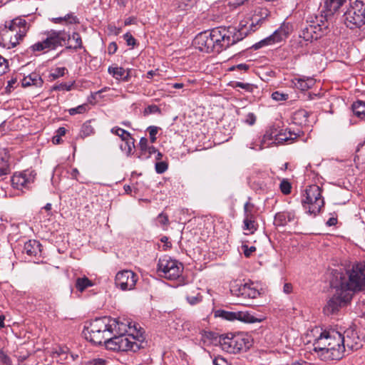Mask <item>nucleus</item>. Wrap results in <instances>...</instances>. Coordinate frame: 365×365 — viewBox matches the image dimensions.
Returning a JSON list of instances; mask_svg holds the SVG:
<instances>
[{"mask_svg": "<svg viewBox=\"0 0 365 365\" xmlns=\"http://www.w3.org/2000/svg\"><path fill=\"white\" fill-rule=\"evenodd\" d=\"M111 132L119 136L124 141V145H121L120 148L128 155H130L134 148V139L131 137L130 134L124 129L118 127L113 128Z\"/></svg>", "mask_w": 365, "mask_h": 365, "instance_id": "a211bd4d", "label": "nucleus"}, {"mask_svg": "<svg viewBox=\"0 0 365 365\" xmlns=\"http://www.w3.org/2000/svg\"><path fill=\"white\" fill-rule=\"evenodd\" d=\"M140 150L143 153H146L147 150H148V148H149L150 146L148 145V140L147 138H142L140 140Z\"/></svg>", "mask_w": 365, "mask_h": 365, "instance_id": "6e6d98bb", "label": "nucleus"}, {"mask_svg": "<svg viewBox=\"0 0 365 365\" xmlns=\"http://www.w3.org/2000/svg\"><path fill=\"white\" fill-rule=\"evenodd\" d=\"M281 192L284 195H288L291 192L292 185L287 179H283L279 185Z\"/></svg>", "mask_w": 365, "mask_h": 365, "instance_id": "58836bf2", "label": "nucleus"}, {"mask_svg": "<svg viewBox=\"0 0 365 365\" xmlns=\"http://www.w3.org/2000/svg\"><path fill=\"white\" fill-rule=\"evenodd\" d=\"M9 173V165L6 164L3 167L0 168V175H5Z\"/></svg>", "mask_w": 365, "mask_h": 365, "instance_id": "0e129e2a", "label": "nucleus"}, {"mask_svg": "<svg viewBox=\"0 0 365 365\" xmlns=\"http://www.w3.org/2000/svg\"><path fill=\"white\" fill-rule=\"evenodd\" d=\"M93 286V282L85 276L83 277H78L76 280V287L80 292H83L87 288Z\"/></svg>", "mask_w": 365, "mask_h": 365, "instance_id": "a878e982", "label": "nucleus"}, {"mask_svg": "<svg viewBox=\"0 0 365 365\" xmlns=\"http://www.w3.org/2000/svg\"><path fill=\"white\" fill-rule=\"evenodd\" d=\"M242 248L243 250L245 255L248 257H250L254 252L256 250V247L254 246L248 247L247 245H242Z\"/></svg>", "mask_w": 365, "mask_h": 365, "instance_id": "864d4df0", "label": "nucleus"}, {"mask_svg": "<svg viewBox=\"0 0 365 365\" xmlns=\"http://www.w3.org/2000/svg\"><path fill=\"white\" fill-rule=\"evenodd\" d=\"M158 221L162 225H167L168 224V217L167 215L161 213L158 217Z\"/></svg>", "mask_w": 365, "mask_h": 365, "instance_id": "13d9d810", "label": "nucleus"}, {"mask_svg": "<svg viewBox=\"0 0 365 365\" xmlns=\"http://www.w3.org/2000/svg\"><path fill=\"white\" fill-rule=\"evenodd\" d=\"M0 364L2 365H11L10 357L2 350H0Z\"/></svg>", "mask_w": 365, "mask_h": 365, "instance_id": "a18cd8bd", "label": "nucleus"}, {"mask_svg": "<svg viewBox=\"0 0 365 365\" xmlns=\"http://www.w3.org/2000/svg\"><path fill=\"white\" fill-rule=\"evenodd\" d=\"M290 32L288 24H283L272 35L261 40L253 45L255 49H259L264 46H273L284 41Z\"/></svg>", "mask_w": 365, "mask_h": 365, "instance_id": "ddd939ff", "label": "nucleus"}, {"mask_svg": "<svg viewBox=\"0 0 365 365\" xmlns=\"http://www.w3.org/2000/svg\"><path fill=\"white\" fill-rule=\"evenodd\" d=\"M16 83V79H11L8 81L7 86L6 88V90L7 92H11V90L14 88V85Z\"/></svg>", "mask_w": 365, "mask_h": 365, "instance_id": "052dcab7", "label": "nucleus"}, {"mask_svg": "<svg viewBox=\"0 0 365 365\" xmlns=\"http://www.w3.org/2000/svg\"><path fill=\"white\" fill-rule=\"evenodd\" d=\"M289 138L287 137H285L284 134L280 133L278 135L275 140L277 141V143H281L282 141L287 142L288 141Z\"/></svg>", "mask_w": 365, "mask_h": 365, "instance_id": "69168bd1", "label": "nucleus"}, {"mask_svg": "<svg viewBox=\"0 0 365 365\" xmlns=\"http://www.w3.org/2000/svg\"><path fill=\"white\" fill-rule=\"evenodd\" d=\"M43 83V79L37 73H31L29 75L24 76L21 80V85L23 87L34 86L36 88H41L42 87Z\"/></svg>", "mask_w": 365, "mask_h": 365, "instance_id": "6ab92c4d", "label": "nucleus"}, {"mask_svg": "<svg viewBox=\"0 0 365 365\" xmlns=\"http://www.w3.org/2000/svg\"><path fill=\"white\" fill-rule=\"evenodd\" d=\"M352 110L355 115L361 119H365V102L358 101L352 105Z\"/></svg>", "mask_w": 365, "mask_h": 365, "instance_id": "cd10ccee", "label": "nucleus"}, {"mask_svg": "<svg viewBox=\"0 0 365 365\" xmlns=\"http://www.w3.org/2000/svg\"><path fill=\"white\" fill-rule=\"evenodd\" d=\"M232 295L243 299H256L259 292L253 286V283L235 284L230 288Z\"/></svg>", "mask_w": 365, "mask_h": 365, "instance_id": "dca6fc26", "label": "nucleus"}, {"mask_svg": "<svg viewBox=\"0 0 365 365\" xmlns=\"http://www.w3.org/2000/svg\"><path fill=\"white\" fill-rule=\"evenodd\" d=\"M334 287L336 289L335 294L327 301L323 309L324 313L327 316L336 314L341 307L350 303L353 297V294L342 287L339 283L336 282Z\"/></svg>", "mask_w": 365, "mask_h": 365, "instance_id": "1a4fd4ad", "label": "nucleus"}, {"mask_svg": "<svg viewBox=\"0 0 365 365\" xmlns=\"http://www.w3.org/2000/svg\"><path fill=\"white\" fill-rule=\"evenodd\" d=\"M117 50V45L115 43L112 42L108 46V53L109 54H113Z\"/></svg>", "mask_w": 365, "mask_h": 365, "instance_id": "e2e57ef3", "label": "nucleus"}, {"mask_svg": "<svg viewBox=\"0 0 365 365\" xmlns=\"http://www.w3.org/2000/svg\"><path fill=\"white\" fill-rule=\"evenodd\" d=\"M196 291H198L196 289ZM186 299L189 304L194 305L202 300V296L198 292L195 294H191L188 292L186 293Z\"/></svg>", "mask_w": 365, "mask_h": 365, "instance_id": "4c0bfd02", "label": "nucleus"}, {"mask_svg": "<svg viewBox=\"0 0 365 365\" xmlns=\"http://www.w3.org/2000/svg\"><path fill=\"white\" fill-rule=\"evenodd\" d=\"M283 291L286 294H290L292 292V285L290 283H285L283 287Z\"/></svg>", "mask_w": 365, "mask_h": 365, "instance_id": "680f3d73", "label": "nucleus"}, {"mask_svg": "<svg viewBox=\"0 0 365 365\" xmlns=\"http://www.w3.org/2000/svg\"><path fill=\"white\" fill-rule=\"evenodd\" d=\"M247 32L245 25H242L238 29L234 26H220L197 35L194 39V45L202 52L219 53L242 40L247 35Z\"/></svg>", "mask_w": 365, "mask_h": 365, "instance_id": "f257e3e1", "label": "nucleus"}, {"mask_svg": "<svg viewBox=\"0 0 365 365\" xmlns=\"http://www.w3.org/2000/svg\"><path fill=\"white\" fill-rule=\"evenodd\" d=\"M348 279L337 273L336 279L339 275V283L342 287L345 288L351 293L365 291V262H360L354 264L351 268L346 272Z\"/></svg>", "mask_w": 365, "mask_h": 365, "instance_id": "39448f33", "label": "nucleus"}, {"mask_svg": "<svg viewBox=\"0 0 365 365\" xmlns=\"http://www.w3.org/2000/svg\"><path fill=\"white\" fill-rule=\"evenodd\" d=\"M346 1V0H326L324 6L329 12L333 14Z\"/></svg>", "mask_w": 365, "mask_h": 365, "instance_id": "c85d7f7f", "label": "nucleus"}, {"mask_svg": "<svg viewBox=\"0 0 365 365\" xmlns=\"http://www.w3.org/2000/svg\"><path fill=\"white\" fill-rule=\"evenodd\" d=\"M8 67L9 64L7 60L0 56V76L6 72Z\"/></svg>", "mask_w": 365, "mask_h": 365, "instance_id": "de8ad7c7", "label": "nucleus"}, {"mask_svg": "<svg viewBox=\"0 0 365 365\" xmlns=\"http://www.w3.org/2000/svg\"><path fill=\"white\" fill-rule=\"evenodd\" d=\"M28 30L29 25L25 19L17 18L12 20L9 26H5L0 32V45L6 49L16 47Z\"/></svg>", "mask_w": 365, "mask_h": 365, "instance_id": "20e7f679", "label": "nucleus"}, {"mask_svg": "<svg viewBox=\"0 0 365 365\" xmlns=\"http://www.w3.org/2000/svg\"><path fill=\"white\" fill-rule=\"evenodd\" d=\"M157 271L159 276L170 280H175L181 276L183 265L169 256H164L158 260Z\"/></svg>", "mask_w": 365, "mask_h": 365, "instance_id": "f8f14e48", "label": "nucleus"}, {"mask_svg": "<svg viewBox=\"0 0 365 365\" xmlns=\"http://www.w3.org/2000/svg\"><path fill=\"white\" fill-rule=\"evenodd\" d=\"M36 175V172L31 170L15 173L11 178V184L18 190L29 188L30 185L34 182Z\"/></svg>", "mask_w": 365, "mask_h": 365, "instance_id": "4468645a", "label": "nucleus"}, {"mask_svg": "<svg viewBox=\"0 0 365 365\" xmlns=\"http://www.w3.org/2000/svg\"><path fill=\"white\" fill-rule=\"evenodd\" d=\"M343 344L345 345L346 352L358 350L362 346L361 340L356 330L353 328L347 329L342 334Z\"/></svg>", "mask_w": 365, "mask_h": 365, "instance_id": "f3484780", "label": "nucleus"}, {"mask_svg": "<svg viewBox=\"0 0 365 365\" xmlns=\"http://www.w3.org/2000/svg\"><path fill=\"white\" fill-rule=\"evenodd\" d=\"M309 113L305 110H299L293 115L294 123L299 125H306L308 123Z\"/></svg>", "mask_w": 365, "mask_h": 365, "instance_id": "b1692460", "label": "nucleus"}, {"mask_svg": "<svg viewBox=\"0 0 365 365\" xmlns=\"http://www.w3.org/2000/svg\"><path fill=\"white\" fill-rule=\"evenodd\" d=\"M254 208V205L251 204L250 202H247L244 205V212H245V218H253L254 215L252 213V210Z\"/></svg>", "mask_w": 365, "mask_h": 365, "instance_id": "a19ab883", "label": "nucleus"}, {"mask_svg": "<svg viewBox=\"0 0 365 365\" xmlns=\"http://www.w3.org/2000/svg\"><path fill=\"white\" fill-rule=\"evenodd\" d=\"M147 152L148 153V155L146 156L145 158H148L153 153H155L157 152V150H156V148L154 146L151 145L149 148H148V150H147L146 153Z\"/></svg>", "mask_w": 365, "mask_h": 365, "instance_id": "338daca9", "label": "nucleus"}, {"mask_svg": "<svg viewBox=\"0 0 365 365\" xmlns=\"http://www.w3.org/2000/svg\"><path fill=\"white\" fill-rule=\"evenodd\" d=\"M294 86L302 91H306L315 84V80L312 78H298L293 81Z\"/></svg>", "mask_w": 365, "mask_h": 365, "instance_id": "4be33fe9", "label": "nucleus"}, {"mask_svg": "<svg viewBox=\"0 0 365 365\" xmlns=\"http://www.w3.org/2000/svg\"><path fill=\"white\" fill-rule=\"evenodd\" d=\"M127 331V325L115 319L102 317L93 320L83 331L85 338L94 344L106 345L114 332Z\"/></svg>", "mask_w": 365, "mask_h": 365, "instance_id": "f03ea898", "label": "nucleus"}, {"mask_svg": "<svg viewBox=\"0 0 365 365\" xmlns=\"http://www.w3.org/2000/svg\"><path fill=\"white\" fill-rule=\"evenodd\" d=\"M289 95L287 93L275 91L272 94V98L276 101H283L287 100Z\"/></svg>", "mask_w": 365, "mask_h": 365, "instance_id": "37998d69", "label": "nucleus"}, {"mask_svg": "<svg viewBox=\"0 0 365 365\" xmlns=\"http://www.w3.org/2000/svg\"><path fill=\"white\" fill-rule=\"evenodd\" d=\"M138 275L131 270H123L115 275V283L122 290L133 289L138 281Z\"/></svg>", "mask_w": 365, "mask_h": 365, "instance_id": "2eb2a0df", "label": "nucleus"}, {"mask_svg": "<svg viewBox=\"0 0 365 365\" xmlns=\"http://www.w3.org/2000/svg\"><path fill=\"white\" fill-rule=\"evenodd\" d=\"M314 31H313V29L309 24L305 28H304L302 31V33L300 34V37L302 38L306 41H312L313 40H315V37H314Z\"/></svg>", "mask_w": 365, "mask_h": 365, "instance_id": "473e14b6", "label": "nucleus"}, {"mask_svg": "<svg viewBox=\"0 0 365 365\" xmlns=\"http://www.w3.org/2000/svg\"><path fill=\"white\" fill-rule=\"evenodd\" d=\"M295 217L294 211L280 212L275 215L274 223L277 226H285L288 222H293Z\"/></svg>", "mask_w": 365, "mask_h": 365, "instance_id": "aec40b11", "label": "nucleus"}, {"mask_svg": "<svg viewBox=\"0 0 365 365\" xmlns=\"http://www.w3.org/2000/svg\"><path fill=\"white\" fill-rule=\"evenodd\" d=\"M46 36L41 41H39L32 46L30 49L32 52H47L50 50H55L59 46H64L70 40V34L64 30L47 31L44 33Z\"/></svg>", "mask_w": 365, "mask_h": 365, "instance_id": "423d86ee", "label": "nucleus"}, {"mask_svg": "<svg viewBox=\"0 0 365 365\" xmlns=\"http://www.w3.org/2000/svg\"><path fill=\"white\" fill-rule=\"evenodd\" d=\"M219 342L223 351L231 354L246 351L250 346L249 337L242 333L221 336Z\"/></svg>", "mask_w": 365, "mask_h": 365, "instance_id": "9b49d317", "label": "nucleus"}, {"mask_svg": "<svg viewBox=\"0 0 365 365\" xmlns=\"http://www.w3.org/2000/svg\"><path fill=\"white\" fill-rule=\"evenodd\" d=\"M259 13L261 15V18H258L257 14L253 16V21L259 22L261 19L266 18L268 16V11L266 9H259Z\"/></svg>", "mask_w": 365, "mask_h": 365, "instance_id": "603ef678", "label": "nucleus"}, {"mask_svg": "<svg viewBox=\"0 0 365 365\" xmlns=\"http://www.w3.org/2000/svg\"><path fill=\"white\" fill-rule=\"evenodd\" d=\"M108 73L111 74L115 79H122L128 81V74L125 75V71L122 67H109Z\"/></svg>", "mask_w": 365, "mask_h": 365, "instance_id": "bb28decb", "label": "nucleus"}, {"mask_svg": "<svg viewBox=\"0 0 365 365\" xmlns=\"http://www.w3.org/2000/svg\"><path fill=\"white\" fill-rule=\"evenodd\" d=\"M168 168V164L165 162L161 161L155 163V170L159 174L165 173Z\"/></svg>", "mask_w": 365, "mask_h": 365, "instance_id": "49530a36", "label": "nucleus"}, {"mask_svg": "<svg viewBox=\"0 0 365 365\" xmlns=\"http://www.w3.org/2000/svg\"><path fill=\"white\" fill-rule=\"evenodd\" d=\"M337 222V219L335 218V217H330L327 224L329 225V226H332V225H335Z\"/></svg>", "mask_w": 365, "mask_h": 365, "instance_id": "774afa93", "label": "nucleus"}, {"mask_svg": "<svg viewBox=\"0 0 365 365\" xmlns=\"http://www.w3.org/2000/svg\"><path fill=\"white\" fill-rule=\"evenodd\" d=\"M148 130L150 134L151 142L154 143L156 140V135L158 131V128L156 126H150L148 128Z\"/></svg>", "mask_w": 365, "mask_h": 365, "instance_id": "3c124183", "label": "nucleus"}, {"mask_svg": "<svg viewBox=\"0 0 365 365\" xmlns=\"http://www.w3.org/2000/svg\"><path fill=\"white\" fill-rule=\"evenodd\" d=\"M70 39L73 42V43L66 46V48H73L77 50L83 47L81 37L78 33H73L71 36L70 35Z\"/></svg>", "mask_w": 365, "mask_h": 365, "instance_id": "7c9ffc66", "label": "nucleus"}, {"mask_svg": "<svg viewBox=\"0 0 365 365\" xmlns=\"http://www.w3.org/2000/svg\"><path fill=\"white\" fill-rule=\"evenodd\" d=\"M273 143H275V142L274 141L272 133L267 132L264 135V136L261 140V143L259 145V150H262L264 148H267Z\"/></svg>", "mask_w": 365, "mask_h": 365, "instance_id": "72a5a7b5", "label": "nucleus"}, {"mask_svg": "<svg viewBox=\"0 0 365 365\" xmlns=\"http://www.w3.org/2000/svg\"><path fill=\"white\" fill-rule=\"evenodd\" d=\"M344 16L347 27L359 29L365 36V0H356Z\"/></svg>", "mask_w": 365, "mask_h": 365, "instance_id": "6e6552de", "label": "nucleus"}, {"mask_svg": "<svg viewBox=\"0 0 365 365\" xmlns=\"http://www.w3.org/2000/svg\"><path fill=\"white\" fill-rule=\"evenodd\" d=\"M354 162L357 168L365 164V142L358 147L354 157Z\"/></svg>", "mask_w": 365, "mask_h": 365, "instance_id": "5701e85b", "label": "nucleus"}, {"mask_svg": "<svg viewBox=\"0 0 365 365\" xmlns=\"http://www.w3.org/2000/svg\"><path fill=\"white\" fill-rule=\"evenodd\" d=\"M125 332H114L110 339L107 341L106 348L116 351L135 352L143 347L142 340L132 334H125Z\"/></svg>", "mask_w": 365, "mask_h": 365, "instance_id": "0eeeda50", "label": "nucleus"}, {"mask_svg": "<svg viewBox=\"0 0 365 365\" xmlns=\"http://www.w3.org/2000/svg\"><path fill=\"white\" fill-rule=\"evenodd\" d=\"M234 88H242L248 93H253L255 89H257V87L254 84L239 81L235 83Z\"/></svg>", "mask_w": 365, "mask_h": 365, "instance_id": "f704fd0d", "label": "nucleus"}, {"mask_svg": "<svg viewBox=\"0 0 365 365\" xmlns=\"http://www.w3.org/2000/svg\"><path fill=\"white\" fill-rule=\"evenodd\" d=\"M214 365H229V363L223 357L217 356L213 359Z\"/></svg>", "mask_w": 365, "mask_h": 365, "instance_id": "4d7b16f0", "label": "nucleus"}, {"mask_svg": "<svg viewBox=\"0 0 365 365\" xmlns=\"http://www.w3.org/2000/svg\"><path fill=\"white\" fill-rule=\"evenodd\" d=\"M73 87V83L67 84V83H61L57 86H54L53 87V90L55 91H69L71 90V88Z\"/></svg>", "mask_w": 365, "mask_h": 365, "instance_id": "8fccbe9b", "label": "nucleus"}, {"mask_svg": "<svg viewBox=\"0 0 365 365\" xmlns=\"http://www.w3.org/2000/svg\"><path fill=\"white\" fill-rule=\"evenodd\" d=\"M250 68V66L246 63H240L232 66L228 68L230 71H238L240 73L247 72Z\"/></svg>", "mask_w": 365, "mask_h": 365, "instance_id": "ea45409f", "label": "nucleus"}, {"mask_svg": "<svg viewBox=\"0 0 365 365\" xmlns=\"http://www.w3.org/2000/svg\"><path fill=\"white\" fill-rule=\"evenodd\" d=\"M321 188L317 185L309 186L302 198V205L306 212L316 215L324 206Z\"/></svg>", "mask_w": 365, "mask_h": 365, "instance_id": "9d476101", "label": "nucleus"}, {"mask_svg": "<svg viewBox=\"0 0 365 365\" xmlns=\"http://www.w3.org/2000/svg\"><path fill=\"white\" fill-rule=\"evenodd\" d=\"M255 121H256V116L255 115V114L252 113H248V115H247L245 122L247 124L252 125L255 123Z\"/></svg>", "mask_w": 365, "mask_h": 365, "instance_id": "bf43d9fd", "label": "nucleus"}, {"mask_svg": "<svg viewBox=\"0 0 365 365\" xmlns=\"http://www.w3.org/2000/svg\"><path fill=\"white\" fill-rule=\"evenodd\" d=\"M66 68L65 67L56 68L51 73V76L53 79H57L59 77L63 76L66 73Z\"/></svg>", "mask_w": 365, "mask_h": 365, "instance_id": "79ce46f5", "label": "nucleus"}, {"mask_svg": "<svg viewBox=\"0 0 365 365\" xmlns=\"http://www.w3.org/2000/svg\"><path fill=\"white\" fill-rule=\"evenodd\" d=\"M87 107L88 106L86 104H83V105L78 106L76 108L69 109L68 113L71 115H75L76 113H83L86 111Z\"/></svg>", "mask_w": 365, "mask_h": 365, "instance_id": "c03bdc74", "label": "nucleus"}, {"mask_svg": "<svg viewBox=\"0 0 365 365\" xmlns=\"http://www.w3.org/2000/svg\"><path fill=\"white\" fill-rule=\"evenodd\" d=\"M314 351L325 359L339 360L344 357L346 349L343 344L342 334L330 329L322 331L314 344Z\"/></svg>", "mask_w": 365, "mask_h": 365, "instance_id": "7ed1b4c3", "label": "nucleus"}, {"mask_svg": "<svg viewBox=\"0 0 365 365\" xmlns=\"http://www.w3.org/2000/svg\"><path fill=\"white\" fill-rule=\"evenodd\" d=\"M24 252L29 256L37 257L41 253V245L36 240H29L24 244Z\"/></svg>", "mask_w": 365, "mask_h": 365, "instance_id": "412c9836", "label": "nucleus"}, {"mask_svg": "<svg viewBox=\"0 0 365 365\" xmlns=\"http://www.w3.org/2000/svg\"><path fill=\"white\" fill-rule=\"evenodd\" d=\"M322 24L319 23H313L310 24L313 31H314V37H315V40L320 38L327 30L328 25L327 22H324L322 21Z\"/></svg>", "mask_w": 365, "mask_h": 365, "instance_id": "393cba45", "label": "nucleus"}, {"mask_svg": "<svg viewBox=\"0 0 365 365\" xmlns=\"http://www.w3.org/2000/svg\"><path fill=\"white\" fill-rule=\"evenodd\" d=\"M123 38L128 46H133L135 44V39L130 33L124 34Z\"/></svg>", "mask_w": 365, "mask_h": 365, "instance_id": "5fc2aeb1", "label": "nucleus"}, {"mask_svg": "<svg viewBox=\"0 0 365 365\" xmlns=\"http://www.w3.org/2000/svg\"><path fill=\"white\" fill-rule=\"evenodd\" d=\"M55 24H74L78 22L77 18L73 14H68L63 17L53 19Z\"/></svg>", "mask_w": 365, "mask_h": 365, "instance_id": "c756f323", "label": "nucleus"}, {"mask_svg": "<svg viewBox=\"0 0 365 365\" xmlns=\"http://www.w3.org/2000/svg\"><path fill=\"white\" fill-rule=\"evenodd\" d=\"M93 133V128L90 122H86L83 124L80 135L82 138L88 137Z\"/></svg>", "mask_w": 365, "mask_h": 365, "instance_id": "e433bc0d", "label": "nucleus"}, {"mask_svg": "<svg viewBox=\"0 0 365 365\" xmlns=\"http://www.w3.org/2000/svg\"><path fill=\"white\" fill-rule=\"evenodd\" d=\"M244 230L250 231L253 233L257 230V224L253 218L244 219Z\"/></svg>", "mask_w": 365, "mask_h": 365, "instance_id": "c9c22d12", "label": "nucleus"}, {"mask_svg": "<svg viewBox=\"0 0 365 365\" xmlns=\"http://www.w3.org/2000/svg\"><path fill=\"white\" fill-rule=\"evenodd\" d=\"M220 316L227 320L233 321L235 320L236 312L222 311Z\"/></svg>", "mask_w": 365, "mask_h": 365, "instance_id": "09e8293b", "label": "nucleus"}, {"mask_svg": "<svg viewBox=\"0 0 365 365\" xmlns=\"http://www.w3.org/2000/svg\"><path fill=\"white\" fill-rule=\"evenodd\" d=\"M235 320L248 323H252L257 321L255 317L247 312H236Z\"/></svg>", "mask_w": 365, "mask_h": 365, "instance_id": "2f4dec72", "label": "nucleus"}]
</instances>
